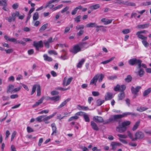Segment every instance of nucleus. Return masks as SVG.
<instances>
[{"mask_svg":"<svg viewBox=\"0 0 151 151\" xmlns=\"http://www.w3.org/2000/svg\"><path fill=\"white\" fill-rule=\"evenodd\" d=\"M128 116L127 112L124 113L122 114L114 115L111 116L108 121H107L104 123L108 124L110 122H118L119 120L122 118Z\"/></svg>","mask_w":151,"mask_h":151,"instance_id":"f257e3e1","label":"nucleus"},{"mask_svg":"<svg viewBox=\"0 0 151 151\" xmlns=\"http://www.w3.org/2000/svg\"><path fill=\"white\" fill-rule=\"evenodd\" d=\"M142 61L140 59H137L135 58L130 59L128 61L129 65L132 66L136 65L137 66V68L140 67L141 63Z\"/></svg>","mask_w":151,"mask_h":151,"instance_id":"f03ea898","label":"nucleus"},{"mask_svg":"<svg viewBox=\"0 0 151 151\" xmlns=\"http://www.w3.org/2000/svg\"><path fill=\"white\" fill-rule=\"evenodd\" d=\"M37 88V96H40L41 95V87L40 85L39 84H35L34 85L32 88V91L31 95H33L35 92L36 89Z\"/></svg>","mask_w":151,"mask_h":151,"instance_id":"7ed1b4c3","label":"nucleus"},{"mask_svg":"<svg viewBox=\"0 0 151 151\" xmlns=\"http://www.w3.org/2000/svg\"><path fill=\"white\" fill-rule=\"evenodd\" d=\"M135 137L132 139V141H135L137 139H141L144 137L145 135L144 133L138 131L136 132L135 134Z\"/></svg>","mask_w":151,"mask_h":151,"instance_id":"20e7f679","label":"nucleus"},{"mask_svg":"<svg viewBox=\"0 0 151 151\" xmlns=\"http://www.w3.org/2000/svg\"><path fill=\"white\" fill-rule=\"evenodd\" d=\"M33 46L37 50H39L40 48L42 47L43 46V42L42 40H40L38 42L34 41Z\"/></svg>","mask_w":151,"mask_h":151,"instance_id":"39448f33","label":"nucleus"},{"mask_svg":"<svg viewBox=\"0 0 151 151\" xmlns=\"http://www.w3.org/2000/svg\"><path fill=\"white\" fill-rule=\"evenodd\" d=\"M18 13H15V12H13L12 14V16H9V17H6L5 18L9 22H11L12 21L14 22L15 21L16 16H18Z\"/></svg>","mask_w":151,"mask_h":151,"instance_id":"423d86ee","label":"nucleus"},{"mask_svg":"<svg viewBox=\"0 0 151 151\" xmlns=\"http://www.w3.org/2000/svg\"><path fill=\"white\" fill-rule=\"evenodd\" d=\"M81 50V48L79 45H74L73 48L70 50V52L74 54H76Z\"/></svg>","mask_w":151,"mask_h":151,"instance_id":"0eeeda50","label":"nucleus"},{"mask_svg":"<svg viewBox=\"0 0 151 151\" xmlns=\"http://www.w3.org/2000/svg\"><path fill=\"white\" fill-rule=\"evenodd\" d=\"M93 120L95 121V122L97 123H102L103 122L104 124H106V123L104 124L107 121H108V120H106L105 121H104V119L102 117L99 116H94L93 118Z\"/></svg>","mask_w":151,"mask_h":151,"instance_id":"6e6552de","label":"nucleus"},{"mask_svg":"<svg viewBox=\"0 0 151 151\" xmlns=\"http://www.w3.org/2000/svg\"><path fill=\"white\" fill-rule=\"evenodd\" d=\"M141 88V87L139 86H136L135 88H134L133 86H132L131 88L132 93L135 95H137L138 93L139 92Z\"/></svg>","mask_w":151,"mask_h":151,"instance_id":"1a4fd4ad","label":"nucleus"},{"mask_svg":"<svg viewBox=\"0 0 151 151\" xmlns=\"http://www.w3.org/2000/svg\"><path fill=\"white\" fill-rule=\"evenodd\" d=\"M147 32V31L144 30L140 31L137 32L136 33V35H137L138 37L141 39H147V37H145L141 35V34L145 33Z\"/></svg>","mask_w":151,"mask_h":151,"instance_id":"9d476101","label":"nucleus"},{"mask_svg":"<svg viewBox=\"0 0 151 151\" xmlns=\"http://www.w3.org/2000/svg\"><path fill=\"white\" fill-rule=\"evenodd\" d=\"M99 76L100 75L99 74H98L96 75L91 80L90 83V84H94L95 86H96L97 81L98 80V79L99 77Z\"/></svg>","mask_w":151,"mask_h":151,"instance_id":"9b49d317","label":"nucleus"},{"mask_svg":"<svg viewBox=\"0 0 151 151\" xmlns=\"http://www.w3.org/2000/svg\"><path fill=\"white\" fill-rule=\"evenodd\" d=\"M116 131L120 132L122 133L125 132L126 130V129L122 127L121 124H119L116 127Z\"/></svg>","mask_w":151,"mask_h":151,"instance_id":"f8f14e48","label":"nucleus"},{"mask_svg":"<svg viewBox=\"0 0 151 151\" xmlns=\"http://www.w3.org/2000/svg\"><path fill=\"white\" fill-rule=\"evenodd\" d=\"M73 79V78L72 77H70L68 79L66 83V81L67 80V78H66V77H65L64 78L63 81V86H67L68 85H69L71 81H72Z\"/></svg>","mask_w":151,"mask_h":151,"instance_id":"ddd939ff","label":"nucleus"},{"mask_svg":"<svg viewBox=\"0 0 151 151\" xmlns=\"http://www.w3.org/2000/svg\"><path fill=\"white\" fill-rule=\"evenodd\" d=\"M120 4H124L126 6H136V4L133 2H129L128 1H122L120 2Z\"/></svg>","mask_w":151,"mask_h":151,"instance_id":"4468645a","label":"nucleus"},{"mask_svg":"<svg viewBox=\"0 0 151 151\" xmlns=\"http://www.w3.org/2000/svg\"><path fill=\"white\" fill-rule=\"evenodd\" d=\"M14 86L12 84L9 85L7 87L6 93H13L14 88Z\"/></svg>","mask_w":151,"mask_h":151,"instance_id":"2eb2a0df","label":"nucleus"},{"mask_svg":"<svg viewBox=\"0 0 151 151\" xmlns=\"http://www.w3.org/2000/svg\"><path fill=\"white\" fill-rule=\"evenodd\" d=\"M1 4L0 5V6H4L2 9L5 11H7L8 9L6 6L7 5V0H1Z\"/></svg>","mask_w":151,"mask_h":151,"instance_id":"dca6fc26","label":"nucleus"},{"mask_svg":"<svg viewBox=\"0 0 151 151\" xmlns=\"http://www.w3.org/2000/svg\"><path fill=\"white\" fill-rule=\"evenodd\" d=\"M91 125L92 128L94 130L98 131L99 128L97 124L94 122L91 121Z\"/></svg>","mask_w":151,"mask_h":151,"instance_id":"f3484780","label":"nucleus"},{"mask_svg":"<svg viewBox=\"0 0 151 151\" xmlns=\"http://www.w3.org/2000/svg\"><path fill=\"white\" fill-rule=\"evenodd\" d=\"M113 98V94L112 93L108 92L106 93L105 96V100H108L111 99Z\"/></svg>","mask_w":151,"mask_h":151,"instance_id":"a211bd4d","label":"nucleus"},{"mask_svg":"<svg viewBox=\"0 0 151 151\" xmlns=\"http://www.w3.org/2000/svg\"><path fill=\"white\" fill-rule=\"evenodd\" d=\"M56 112L48 116H46V115H44L45 117H43L42 119V121L45 122L47 120H48L49 119L53 117L56 114Z\"/></svg>","mask_w":151,"mask_h":151,"instance_id":"6ab92c4d","label":"nucleus"},{"mask_svg":"<svg viewBox=\"0 0 151 151\" xmlns=\"http://www.w3.org/2000/svg\"><path fill=\"white\" fill-rule=\"evenodd\" d=\"M44 98L43 97H42L37 102H36L35 104L33 105L32 106L33 108L38 106L40 104L42 103L43 101L44 100Z\"/></svg>","mask_w":151,"mask_h":151,"instance_id":"aec40b11","label":"nucleus"},{"mask_svg":"<svg viewBox=\"0 0 151 151\" xmlns=\"http://www.w3.org/2000/svg\"><path fill=\"white\" fill-rule=\"evenodd\" d=\"M139 69V70L137 73V74L140 77H142L144 75L145 72L143 68H137Z\"/></svg>","mask_w":151,"mask_h":151,"instance_id":"412c9836","label":"nucleus"},{"mask_svg":"<svg viewBox=\"0 0 151 151\" xmlns=\"http://www.w3.org/2000/svg\"><path fill=\"white\" fill-rule=\"evenodd\" d=\"M149 24H139L138 25L137 27V28L138 29H145L149 27Z\"/></svg>","mask_w":151,"mask_h":151,"instance_id":"4be33fe9","label":"nucleus"},{"mask_svg":"<svg viewBox=\"0 0 151 151\" xmlns=\"http://www.w3.org/2000/svg\"><path fill=\"white\" fill-rule=\"evenodd\" d=\"M71 100V99L70 98H68L65 100L61 104H60V105L58 107V109H60L62 107H63L69 101Z\"/></svg>","mask_w":151,"mask_h":151,"instance_id":"5701e85b","label":"nucleus"},{"mask_svg":"<svg viewBox=\"0 0 151 151\" xmlns=\"http://www.w3.org/2000/svg\"><path fill=\"white\" fill-rule=\"evenodd\" d=\"M112 21V19L110 20L105 18H103L101 20V22H104V24H110L111 23Z\"/></svg>","mask_w":151,"mask_h":151,"instance_id":"b1692460","label":"nucleus"},{"mask_svg":"<svg viewBox=\"0 0 151 151\" xmlns=\"http://www.w3.org/2000/svg\"><path fill=\"white\" fill-rule=\"evenodd\" d=\"M125 97V94L124 92H120L118 95V100L119 101L123 100Z\"/></svg>","mask_w":151,"mask_h":151,"instance_id":"393cba45","label":"nucleus"},{"mask_svg":"<svg viewBox=\"0 0 151 151\" xmlns=\"http://www.w3.org/2000/svg\"><path fill=\"white\" fill-rule=\"evenodd\" d=\"M131 122L130 121H127L122 122L121 123L122 127H124L125 129H127V126L129 125L130 124Z\"/></svg>","mask_w":151,"mask_h":151,"instance_id":"a878e982","label":"nucleus"},{"mask_svg":"<svg viewBox=\"0 0 151 151\" xmlns=\"http://www.w3.org/2000/svg\"><path fill=\"white\" fill-rule=\"evenodd\" d=\"M151 92V88H150L144 91L143 94V96L144 97L147 96Z\"/></svg>","mask_w":151,"mask_h":151,"instance_id":"bb28decb","label":"nucleus"},{"mask_svg":"<svg viewBox=\"0 0 151 151\" xmlns=\"http://www.w3.org/2000/svg\"><path fill=\"white\" fill-rule=\"evenodd\" d=\"M140 123V120L137 121L135 124L133 126L132 129L133 131H134L136 130L138 126H139Z\"/></svg>","mask_w":151,"mask_h":151,"instance_id":"cd10ccee","label":"nucleus"},{"mask_svg":"<svg viewBox=\"0 0 151 151\" xmlns=\"http://www.w3.org/2000/svg\"><path fill=\"white\" fill-rule=\"evenodd\" d=\"M51 127L52 128V132L51 135H53L54 134L56 133V127L54 123H52L51 124Z\"/></svg>","mask_w":151,"mask_h":151,"instance_id":"c85d7f7f","label":"nucleus"},{"mask_svg":"<svg viewBox=\"0 0 151 151\" xmlns=\"http://www.w3.org/2000/svg\"><path fill=\"white\" fill-rule=\"evenodd\" d=\"M100 6L99 4H96L91 6L90 8L91 10H95L99 8Z\"/></svg>","mask_w":151,"mask_h":151,"instance_id":"c756f323","label":"nucleus"},{"mask_svg":"<svg viewBox=\"0 0 151 151\" xmlns=\"http://www.w3.org/2000/svg\"><path fill=\"white\" fill-rule=\"evenodd\" d=\"M132 79V77L130 75H128L127 77L125 78V81L127 83H129L131 81Z\"/></svg>","mask_w":151,"mask_h":151,"instance_id":"7c9ffc66","label":"nucleus"},{"mask_svg":"<svg viewBox=\"0 0 151 151\" xmlns=\"http://www.w3.org/2000/svg\"><path fill=\"white\" fill-rule=\"evenodd\" d=\"M88 44V43L87 42H82L79 43L78 45H79V46L81 48H81H82L83 47H85L86 45Z\"/></svg>","mask_w":151,"mask_h":151,"instance_id":"2f4dec72","label":"nucleus"},{"mask_svg":"<svg viewBox=\"0 0 151 151\" xmlns=\"http://www.w3.org/2000/svg\"><path fill=\"white\" fill-rule=\"evenodd\" d=\"M96 24L95 23H90L86 25L87 27H96Z\"/></svg>","mask_w":151,"mask_h":151,"instance_id":"473e14b6","label":"nucleus"},{"mask_svg":"<svg viewBox=\"0 0 151 151\" xmlns=\"http://www.w3.org/2000/svg\"><path fill=\"white\" fill-rule=\"evenodd\" d=\"M85 60L84 59H82L78 63L77 67L78 68H81L83 63L84 62Z\"/></svg>","mask_w":151,"mask_h":151,"instance_id":"72a5a7b5","label":"nucleus"},{"mask_svg":"<svg viewBox=\"0 0 151 151\" xmlns=\"http://www.w3.org/2000/svg\"><path fill=\"white\" fill-rule=\"evenodd\" d=\"M39 18V14L38 12H35V13L34 14L33 17V19L34 21H35L37 19Z\"/></svg>","mask_w":151,"mask_h":151,"instance_id":"f704fd0d","label":"nucleus"},{"mask_svg":"<svg viewBox=\"0 0 151 151\" xmlns=\"http://www.w3.org/2000/svg\"><path fill=\"white\" fill-rule=\"evenodd\" d=\"M51 101H53L55 102L59 100L60 96H57L51 97Z\"/></svg>","mask_w":151,"mask_h":151,"instance_id":"c9c22d12","label":"nucleus"},{"mask_svg":"<svg viewBox=\"0 0 151 151\" xmlns=\"http://www.w3.org/2000/svg\"><path fill=\"white\" fill-rule=\"evenodd\" d=\"M115 57H113L112 58H110L109 59L105 60L103 62H102L101 63V64H106L107 63H108L110 61H112L113 60L114 58Z\"/></svg>","mask_w":151,"mask_h":151,"instance_id":"e433bc0d","label":"nucleus"},{"mask_svg":"<svg viewBox=\"0 0 151 151\" xmlns=\"http://www.w3.org/2000/svg\"><path fill=\"white\" fill-rule=\"evenodd\" d=\"M43 57L45 60L49 62L52 61V59L51 57L48 56L47 55H43Z\"/></svg>","mask_w":151,"mask_h":151,"instance_id":"4c0bfd02","label":"nucleus"},{"mask_svg":"<svg viewBox=\"0 0 151 151\" xmlns=\"http://www.w3.org/2000/svg\"><path fill=\"white\" fill-rule=\"evenodd\" d=\"M104 100H101L100 99H98L96 101V104L97 106L101 105L104 102Z\"/></svg>","mask_w":151,"mask_h":151,"instance_id":"58836bf2","label":"nucleus"},{"mask_svg":"<svg viewBox=\"0 0 151 151\" xmlns=\"http://www.w3.org/2000/svg\"><path fill=\"white\" fill-rule=\"evenodd\" d=\"M62 51L64 52H65V54L63 55H61L60 57V58L63 60L67 59L68 58L66 55V52L63 50H62Z\"/></svg>","mask_w":151,"mask_h":151,"instance_id":"ea45409f","label":"nucleus"},{"mask_svg":"<svg viewBox=\"0 0 151 151\" xmlns=\"http://www.w3.org/2000/svg\"><path fill=\"white\" fill-rule=\"evenodd\" d=\"M47 25L48 24L47 23H46L43 25L40 29V31L41 32L45 30L46 28L47 27Z\"/></svg>","mask_w":151,"mask_h":151,"instance_id":"a19ab883","label":"nucleus"},{"mask_svg":"<svg viewBox=\"0 0 151 151\" xmlns=\"http://www.w3.org/2000/svg\"><path fill=\"white\" fill-rule=\"evenodd\" d=\"M147 39H142V42L144 46L145 47H147L149 46V44L148 42H147Z\"/></svg>","mask_w":151,"mask_h":151,"instance_id":"79ce46f5","label":"nucleus"},{"mask_svg":"<svg viewBox=\"0 0 151 151\" xmlns=\"http://www.w3.org/2000/svg\"><path fill=\"white\" fill-rule=\"evenodd\" d=\"M111 146L112 147V150H115L117 147V146L115 144V142H112Z\"/></svg>","mask_w":151,"mask_h":151,"instance_id":"37998d69","label":"nucleus"},{"mask_svg":"<svg viewBox=\"0 0 151 151\" xmlns=\"http://www.w3.org/2000/svg\"><path fill=\"white\" fill-rule=\"evenodd\" d=\"M126 88V86L124 85H121L120 86V88H119V91L120 92H124V91L125 90Z\"/></svg>","mask_w":151,"mask_h":151,"instance_id":"c03bdc74","label":"nucleus"},{"mask_svg":"<svg viewBox=\"0 0 151 151\" xmlns=\"http://www.w3.org/2000/svg\"><path fill=\"white\" fill-rule=\"evenodd\" d=\"M45 117L44 115H42L38 117L36 119V120L38 122L42 121V119Z\"/></svg>","mask_w":151,"mask_h":151,"instance_id":"a18cd8bd","label":"nucleus"},{"mask_svg":"<svg viewBox=\"0 0 151 151\" xmlns=\"http://www.w3.org/2000/svg\"><path fill=\"white\" fill-rule=\"evenodd\" d=\"M48 4V2L46 4L45 6V8H46L48 7H49L50 9H51L53 8L54 6V5L53 4Z\"/></svg>","mask_w":151,"mask_h":151,"instance_id":"49530a36","label":"nucleus"},{"mask_svg":"<svg viewBox=\"0 0 151 151\" xmlns=\"http://www.w3.org/2000/svg\"><path fill=\"white\" fill-rule=\"evenodd\" d=\"M78 117L77 116L75 115L74 116H72L70 117L68 120V122H70L73 120H76L78 119Z\"/></svg>","mask_w":151,"mask_h":151,"instance_id":"de8ad7c7","label":"nucleus"},{"mask_svg":"<svg viewBox=\"0 0 151 151\" xmlns=\"http://www.w3.org/2000/svg\"><path fill=\"white\" fill-rule=\"evenodd\" d=\"M127 113L128 115H131L133 116H137L139 115L138 114L134 113L132 112H127Z\"/></svg>","mask_w":151,"mask_h":151,"instance_id":"09e8293b","label":"nucleus"},{"mask_svg":"<svg viewBox=\"0 0 151 151\" xmlns=\"http://www.w3.org/2000/svg\"><path fill=\"white\" fill-rule=\"evenodd\" d=\"M83 117L86 122H89L90 121L89 118L88 116L86 114H84Z\"/></svg>","mask_w":151,"mask_h":151,"instance_id":"8fccbe9b","label":"nucleus"},{"mask_svg":"<svg viewBox=\"0 0 151 151\" xmlns=\"http://www.w3.org/2000/svg\"><path fill=\"white\" fill-rule=\"evenodd\" d=\"M81 18V15H79L74 19V21L77 23L79 22L80 21V19Z\"/></svg>","mask_w":151,"mask_h":151,"instance_id":"3c124183","label":"nucleus"},{"mask_svg":"<svg viewBox=\"0 0 151 151\" xmlns=\"http://www.w3.org/2000/svg\"><path fill=\"white\" fill-rule=\"evenodd\" d=\"M45 46L47 48H48L50 47L49 43L46 40H44L43 41Z\"/></svg>","mask_w":151,"mask_h":151,"instance_id":"603ef678","label":"nucleus"},{"mask_svg":"<svg viewBox=\"0 0 151 151\" xmlns=\"http://www.w3.org/2000/svg\"><path fill=\"white\" fill-rule=\"evenodd\" d=\"M84 26L83 25H77L76 27V29L77 30L83 29L84 28Z\"/></svg>","mask_w":151,"mask_h":151,"instance_id":"864d4df0","label":"nucleus"},{"mask_svg":"<svg viewBox=\"0 0 151 151\" xmlns=\"http://www.w3.org/2000/svg\"><path fill=\"white\" fill-rule=\"evenodd\" d=\"M147 109L145 108V107H140L139 108H137V110L140 111V112H142L143 111H145Z\"/></svg>","mask_w":151,"mask_h":151,"instance_id":"5fc2aeb1","label":"nucleus"},{"mask_svg":"<svg viewBox=\"0 0 151 151\" xmlns=\"http://www.w3.org/2000/svg\"><path fill=\"white\" fill-rule=\"evenodd\" d=\"M27 131L28 133H31L34 131L33 129L29 127H27Z\"/></svg>","mask_w":151,"mask_h":151,"instance_id":"6e6d98bb","label":"nucleus"},{"mask_svg":"<svg viewBox=\"0 0 151 151\" xmlns=\"http://www.w3.org/2000/svg\"><path fill=\"white\" fill-rule=\"evenodd\" d=\"M59 92L55 91H53L51 92V94L52 96H55L58 94Z\"/></svg>","mask_w":151,"mask_h":151,"instance_id":"4d7b16f0","label":"nucleus"},{"mask_svg":"<svg viewBox=\"0 0 151 151\" xmlns=\"http://www.w3.org/2000/svg\"><path fill=\"white\" fill-rule=\"evenodd\" d=\"M48 53L50 54H54L56 55H57V53L54 50H50L48 51Z\"/></svg>","mask_w":151,"mask_h":151,"instance_id":"13d9d810","label":"nucleus"},{"mask_svg":"<svg viewBox=\"0 0 151 151\" xmlns=\"http://www.w3.org/2000/svg\"><path fill=\"white\" fill-rule=\"evenodd\" d=\"M120 88V85L118 84L114 88V90L117 91H119V88Z\"/></svg>","mask_w":151,"mask_h":151,"instance_id":"bf43d9fd","label":"nucleus"},{"mask_svg":"<svg viewBox=\"0 0 151 151\" xmlns=\"http://www.w3.org/2000/svg\"><path fill=\"white\" fill-rule=\"evenodd\" d=\"M55 89L56 90H61V91H64L67 90L69 89V88H63L62 87H58L56 88Z\"/></svg>","mask_w":151,"mask_h":151,"instance_id":"052dcab7","label":"nucleus"},{"mask_svg":"<svg viewBox=\"0 0 151 151\" xmlns=\"http://www.w3.org/2000/svg\"><path fill=\"white\" fill-rule=\"evenodd\" d=\"M117 78V76L116 75L108 77V79L109 80H114Z\"/></svg>","mask_w":151,"mask_h":151,"instance_id":"680f3d73","label":"nucleus"},{"mask_svg":"<svg viewBox=\"0 0 151 151\" xmlns=\"http://www.w3.org/2000/svg\"><path fill=\"white\" fill-rule=\"evenodd\" d=\"M49 111L48 110H43L38 113L39 114H42L43 113L47 114L49 112Z\"/></svg>","mask_w":151,"mask_h":151,"instance_id":"e2e57ef3","label":"nucleus"},{"mask_svg":"<svg viewBox=\"0 0 151 151\" xmlns=\"http://www.w3.org/2000/svg\"><path fill=\"white\" fill-rule=\"evenodd\" d=\"M130 31L129 29H124L122 31V32L124 34H127L129 33Z\"/></svg>","mask_w":151,"mask_h":151,"instance_id":"0e129e2a","label":"nucleus"},{"mask_svg":"<svg viewBox=\"0 0 151 151\" xmlns=\"http://www.w3.org/2000/svg\"><path fill=\"white\" fill-rule=\"evenodd\" d=\"M84 33V30H80L79 32H78L77 34V36H80L82 35Z\"/></svg>","mask_w":151,"mask_h":151,"instance_id":"69168bd1","label":"nucleus"},{"mask_svg":"<svg viewBox=\"0 0 151 151\" xmlns=\"http://www.w3.org/2000/svg\"><path fill=\"white\" fill-rule=\"evenodd\" d=\"M92 94L94 96H98L99 95V93L97 91H93Z\"/></svg>","mask_w":151,"mask_h":151,"instance_id":"338daca9","label":"nucleus"},{"mask_svg":"<svg viewBox=\"0 0 151 151\" xmlns=\"http://www.w3.org/2000/svg\"><path fill=\"white\" fill-rule=\"evenodd\" d=\"M12 7L14 9H16L18 7V5L17 3H14L12 6Z\"/></svg>","mask_w":151,"mask_h":151,"instance_id":"774afa93","label":"nucleus"}]
</instances>
